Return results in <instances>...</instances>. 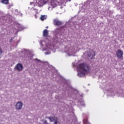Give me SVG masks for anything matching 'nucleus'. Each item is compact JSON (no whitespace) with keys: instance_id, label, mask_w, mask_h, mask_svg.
<instances>
[{"instance_id":"1a4fd4ad","label":"nucleus","mask_w":124,"mask_h":124,"mask_svg":"<svg viewBox=\"0 0 124 124\" xmlns=\"http://www.w3.org/2000/svg\"><path fill=\"white\" fill-rule=\"evenodd\" d=\"M9 1L8 0H1V3H3V4H8Z\"/></svg>"},{"instance_id":"20e7f679","label":"nucleus","mask_w":124,"mask_h":124,"mask_svg":"<svg viewBox=\"0 0 124 124\" xmlns=\"http://www.w3.org/2000/svg\"><path fill=\"white\" fill-rule=\"evenodd\" d=\"M23 107V103L21 102H17L16 105V110H21Z\"/></svg>"},{"instance_id":"423d86ee","label":"nucleus","mask_w":124,"mask_h":124,"mask_svg":"<svg viewBox=\"0 0 124 124\" xmlns=\"http://www.w3.org/2000/svg\"><path fill=\"white\" fill-rule=\"evenodd\" d=\"M53 24L55 26H61V25H62V22L58 19H55L53 20Z\"/></svg>"},{"instance_id":"f257e3e1","label":"nucleus","mask_w":124,"mask_h":124,"mask_svg":"<svg viewBox=\"0 0 124 124\" xmlns=\"http://www.w3.org/2000/svg\"><path fill=\"white\" fill-rule=\"evenodd\" d=\"M78 68L81 69L84 72H80L78 74V75H79L80 77L82 76V75H85L86 73H88L89 71H90V66L88 64H86L84 63H81L78 65ZM86 72V73H85Z\"/></svg>"},{"instance_id":"4468645a","label":"nucleus","mask_w":124,"mask_h":124,"mask_svg":"<svg viewBox=\"0 0 124 124\" xmlns=\"http://www.w3.org/2000/svg\"><path fill=\"white\" fill-rule=\"evenodd\" d=\"M12 6H13V4H11L8 5L7 7L8 9H10V8H11V7H12Z\"/></svg>"},{"instance_id":"9b49d317","label":"nucleus","mask_w":124,"mask_h":124,"mask_svg":"<svg viewBox=\"0 0 124 124\" xmlns=\"http://www.w3.org/2000/svg\"><path fill=\"white\" fill-rule=\"evenodd\" d=\"M40 19L42 21H44V20H46V19H47V16H42L40 17Z\"/></svg>"},{"instance_id":"0eeeda50","label":"nucleus","mask_w":124,"mask_h":124,"mask_svg":"<svg viewBox=\"0 0 124 124\" xmlns=\"http://www.w3.org/2000/svg\"><path fill=\"white\" fill-rule=\"evenodd\" d=\"M50 3L53 7H56V6H57L58 4H59L58 0H51Z\"/></svg>"},{"instance_id":"2eb2a0df","label":"nucleus","mask_w":124,"mask_h":124,"mask_svg":"<svg viewBox=\"0 0 124 124\" xmlns=\"http://www.w3.org/2000/svg\"><path fill=\"white\" fill-rule=\"evenodd\" d=\"M34 11H35V12H36V14L38 13V10H37V9H33Z\"/></svg>"},{"instance_id":"f8f14e48","label":"nucleus","mask_w":124,"mask_h":124,"mask_svg":"<svg viewBox=\"0 0 124 124\" xmlns=\"http://www.w3.org/2000/svg\"><path fill=\"white\" fill-rule=\"evenodd\" d=\"M53 124H61V122L59 120V119H56L55 120L54 123Z\"/></svg>"},{"instance_id":"6e6552de","label":"nucleus","mask_w":124,"mask_h":124,"mask_svg":"<svg viewBox=\"0 0 124 124\" xmlns=\"http://www.w3.org/2000/svg\"><path fill=\"white\" fill-rule=\"evenodd\" d=\"M48 34H49L48 30H47V29L44 30L43 34V36H44V37H47V36H48Z\"/></svg>"},{"instance_id":"39448f33","label":"nucleus","mask_w":124,"mask_h":124,"mask_svg":"<svg viewBox=\"0 0 124 124\" xmlns=\"http://www.w3.org/2000/svg\"><path fill=\"white\" fill-rule=\"evenodd\" d=\"M124 55V52L121 49H118L116 52V56L117 58H123V55Z\"/></svg>"},{"instance_id":"6ab92c4d","label":"nucleus","mask_w":124,"mask_h":124,"mask_svg":"<svg viewBox=\"0 0 124 124\" xmlns=\"http://www.w3.org/2000/svg\"><path fill=\"white\" fill-rule=\"evenodd\" d=\"M71 1V0H67L66 2H68V1Z\"/></svg>"},{"instance_id":"dca6fc26","label":"nucleus","mask_w":124,"mask_h":124,"mask_svg":"<svg viewBox=\"0 0 124 124\" xmlns=\"http://www.w3.org/2000/svg\"><path fill=\"white\" fill-rule=\"evenodd\" d=\"M1 54H2V49L0 48V56L1 55Z\"/></svg>"},{"instance_id":"f3484780","label":"nucleus","mask_w":124,"mask_h":124,"mask_svg":"<svg viewBox=\"0 0 124 124\" xmlns=\"http://www.w3.org/2000/svg\"><path fill=\"white\" fill-rule=\"evenodd\" d=\"M13 39H14V38H12L10 40V43H11L12 41H13Z\"/></svg>"},{"instance_id":"aec40b11","label":"nucleus","mask_w":124,"mask_h":124,"mask_svg":"<svg viewBox=\"0 0 124 124\" xmlns=\"http://www.w3.org/2000/svg\"><path fill=\"white\" fill-rule=\"evenodd\" d=\"M35 18L36 19V18H37V16H36V15H34Z\"/></svg>"},{"instance_id":"f03ea898","label":"nucleus","mask_w":124,"mask_h":124,"mask_svg":"<svg viewBox=\"0 0 124 124\" xmlns=\"http://www.w3.org/2000/svg\"><path fill=\"white\" fill-rule=\"evenodd\" d=\"M23 65L19 63L16 65L15 69L17 71H22V70H23Z\"/></svg>"},{"instance_id":"ddd939ff","label":"nucleus","mask_w":124,"mask_h":124,"mask_svg":"<svg viewBox=\"0 0 124 124\" xmlns=\"http://www.w3.org/2000/svg\"><path fill=\"white\" fill-rule=\"evenodd\" d=\"M48 119L50 122H55V121H56V120H55V118H54L53 117H49Z\"/></svg>"},{"instance_id":"a211bd4d","label":"nucleus","mask_w":124,"mask_h":124,"mask_svg":"<svg viewBox=\"0 0 124 124\" xmlns=\"http://www.w3.org/2000/svg\"><path fill=\"white\" fill-rule=\"evenodd\" d=\"M30 4L31 5V4H34V3L33 2H30Z\"/></svg>"},{"instance_id":"7ed1b4c3","label":"nucleus","mask_w":124,"mask_h":124,"mask_svg":"<svg viewBox=\"0 0 124 124\" xmlns=\"http://www.w3.org/2000/svg\"><path fill=\"white\" fill-rule=\"evenodd\" d=\"M95 56V52L94 51H92V53L91 52H89L87 53V57L91 58V60H94V56Z\"/></svg>"},{"instance_id":"9d476101","label":"nucleus","mask_w":124,"mask_h":124,"mask_svg":"<svg viewBox=\"0 0 124 124\" xmlns=\"http://www.w3.org/2000/svg\"><path fill=\"white\" fill-rule=\"evenodd\" d=\"M83 124H91L90 122H89V121L88 120V119H85L83 120Z\"/></svg>"}]
</instances>
